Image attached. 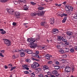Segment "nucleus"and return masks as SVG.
Listing matches in <instances>:
<instances>
[{
	"label": "nucleus",
	"instance_id": "nucleus-64",
	"mask_svg": "<svg viewBox=\"0 0 77 77\" xmlns=\"http://www.w3.org/2000/svg\"><path fill=\"white\" fill-rule=\"evenodd\" d=\"M51 75V77H55V76L54 75Z\"/></svg>",
	"mask_w": 77,
	"mask_h": 77
},
{
	"label": "nucleus",
	"instance_id": "nucleus-63",
	"mask_svg": "<svg viewBox=\"0 0 77 77\" xmlns=\"http://www.w3.org/2000/svg\"><path fill=\"white\" fill-rule=\"evenodd\" d=\"M12 58H13L14 59H15V56L14 55H13V57H12Z\"/></svg>",
	"mask_w": 77,
	"mask_h": 77
},
{
	"label": "nucleus",
	"instance_id": "nucleus-38",
	"mask_svg": "<svg viewBox=\"0 0 77 77\" xmlns=\"http://www.w3.org/2000/svg\"><path fill=\"white\" fill-rule=\"evenodd\" d=\"M12 25L14 26H16L17 25V23L16 22H14L13 23Z\"/></svg>",
	"mask_w": 77,
	"mask_h": 77
},
{
	"label": "nucleus",
	"instance_id": "nucleus-15",
	"mask_svg": "<svg viewBox=\"0 0 77 77\" xmlns=\"http://www.w3.org/2000/svg\"><path fill=\"white\" fill-rule=\"evenodd\" d=\"M0 33L2 34V35H4L6 33V32H5V31L3 29H0Z\"/></svg>",
	"mask_w": 77,
	"mask_h": 77
},
{
	"label": "nucleus",
	"instance_id": "nucleus-27",
	"mask_svg": "<svg viewBox=\"0 0 77 77\" xmlns=\"http://www.w3.org/2000/svg\"><path fill=\"white\" fill-rule=\"evenodd\" d=\"M54 69L56 70H57L59 69V67L57 66H54Z\"/></svg>",
	"mask_w": 77,
	"mask_h": 77
},
{
	"label": "nucleus",
	"instance_id": "nucleus-46",
	"mask_svg": "<svg viewBox=\"0 0 77 77\" xmlns=\"http://www.w3.org/2000/svg\"><path fill=\"white\" fill-rule=\"evenodd\" d=\"M35 73L36 74L38 73L39 72V71L38 70H35Z\"/></svg>",
	"mask_w": 77,
	"mask_h": 77
},
{
	"label": "nucleus",
	"instance_id": "nucleus-25",
	"mask_svg": "<svg viewBox=\"0 0 77 77\" xmlns=\"http://www.w3.org/2000/svg\"><path fill=\"white\" fill-rule=\"evenodd\" d=\"M30 4H31V5L34 6L35 5H36V3H34L33 2H30Z\"/></svg>",
	"mask_w": 77,
	"mask_h": 77
},
{
	"label": "nucleus",
	"instance_id": "nucleus-39",
	"mask_svg": "<svg viewBox=\"0 0 77 77\" xmlns=\"http://www.w3.org/2000/svg\"><path fill=\"white\" fill-rule=\"evenodd\" d=\"M53 63V62H52V61H49L48 62V64H51V63Z\"/></svg>",
	"mask_w": 77,
	"mask_h": 77
},
{
	"label": "nucleus",
	"instance_id": "nucleus-21",
	"mask_svg": "<svg viewBox=\"0 0 77 77\" xmlns=\"http://www.w3.org/2000/svg\"><path fill=\"white\" fill-rule=\"evenodd\" d=\"M67 20V17H65L62 20V22L63 23H65L66 22V20Z\"/></svg>",
	"mask_w": 77,
	"mask_h": 77
},
{
	"label": "nucleus",
	"instance_id": "nucleus-4",
	"mask_svg": "<svg viewBox=\"0 0 77 77\" xmlns=\"http://www.w3.org/2000/svg\"><path fill=\"white\" fill-rule=\"evenodd\" d=\"M63 69L64 70L65 73H68L70 72L71 68L69 66H66L65 68H64Z\"/></svg>",
	"mask_w": 77,
	"mask_h": 77
},
{
	"label": "nucleus",
	"instance_id": "nucleus-23",
	"mask_svg": "<svg viewBox=\"0 0 77 77\" xmlns=\"http://www.w3.org/2000/svg\"><path fill=\"white\" fill-rule=\"evenodd\" d=\"M48 67L47 65H45L43 66V69H48Z\"/></svg>",
	"mask_w": 77,
	"mask_h": 77
},
{
	"label": "nucleus",
	"instance_id": "nucleus-18",
	"mask_svg": "<svg viewBox=\"0 0 77 77\" xmlns=\"http://www.w3.org/2000/svg\"><path fill=\"white\" fill-rule=\"evenodd\" d=\"M64 38H63L62 36H58L57 37V39L58 40V41H60L62 40V39H63Z\"/></svg>",
	"mask_w": 77,
	"mask_h": 77
},
{
	"label": "nucleus",
	"instance_id": "nucleus-40",
	"mask_svg": "<svg viewBox=\"0 0 77 77\" xmlns=\"http://www.w3.org/2000/svg\"><path fill=\"white\" fill-rule=\"evenodd\" d=\"M69 8L70 11H72V10H73V8L72 7H69Z\"/></svg>",
	"mask_w": 77,
	"mask_h": 77
},
{
	"label": "nucleus",
	"instance_id": "nucleus-56",
	"mask_svg": "<svg viewBox=\"0 0 77 77\" xmlns=\"http://www.w3.org/2000/svg\"><path fill=\"white\" fill-rule=\"evenodd\" d=\"M44 47H42V49H44L45 48V47H46V45H44Z\"/></svg>",
	"mask_w": 77,
	"mask_h": 77
},
{
	"label": "nucleus",
	"instance_id": "nucleus-22",
	"mask_svg": "<svg viewBox=\"0 0 77 77\" xmlns=\"http://www.w3.org/2000/svg\"><path fill=\"white\" fill-rule=\"evenodd\" d=\"M50 56L48 54H47V55H46L45 56V57H46V59H48V60H50Z\"/></svg>",
	"mask_w": 77,
	"mask_h": 77
},
{
	"label": "nucleus",
	"instance_id": "nucleus-26",
	"mask_svg": "<svg viewBox=\"0 0 77 77\" xmlns=\"http://www.w3.org/2000/svg\"><path fill=\"white\" fill-rule=\"evenodd\" d=\"M64 51L65 52H68L69 51V49L68 48H64Z\"/></svg>",
	"mask_w": 77,
	"mask_h": 77
},
{
	"label": "nucleus",
	"instance_id": "nucleus-43",
	"mask_svg": "<svg viewBox=\"0 0 77 77\" xmlns=\"http://www.w3.org/2000/svg\"><path fill=\"white\" fill-rule=\"evenodd\" d=\"M13 2L15 5H17L18 4V2L16 1H14Z\"/></svg>",
	"mask_w": 77,
	"mask_h": 77
},
{
	"label": "nucleus",
	"instance_id": "nucleus-32",
	"mask_svg": "<svg viewBox=\"0 0 77 77\" xmlns=\"http://www.w3.org/2000/svg\"><path fill=\"white\" fill-rule=\"evenodd\" d=\"M38 10H42L44 9L43 7H39L38 8Z\"/></svg>",
	"mask_w": 77,
	"mask_h": 77
},
{
	"label": "nucleus",
	"instance_id": "nucleus-47",
	"mask_svg": "<svg viewBox=\"0 0 77 77\" xmlns=\"http://www.w3.org/2000/svg\"><path fill=\"white\" fill-rule=\"evenodd\" d=\"M62 15H63V16H67L68 15V14H62Z\"/></svg>",
	"mask_w": 77,
	"mask_h": 77
},
{
	"label": "nucleus",
	"instance_id": "nucleus-2",
	"mask_svg": "<svg viewBox=\"0 0 77 77\" xmlns=\"http://www.w3.org/2000/svg\"><path fill=\"white\" fill-rule=\"evenodd\" d=\"M39 37H37L36 38H28L27 40V41L28 42H34L35 41L39 40Z\"/></svg>",
	"mask_w": 77,
	"mask_h": 77
},
{
	"label": "nucleus",
	"instance_id": "nucleus-48",
	"mask_svg": "<svg viewBox=\"0 0 77 77\" xmlns=\"http://www.w3.org/2000/svg\"><path fill=\"white\" fill-rule=\"evenodd\" d=\"M23 10L25 11H28V8H24Z\"/></svg>",
	"mask_w": 77,
	"mask_h": 77
},
{
	"label": "nucleus",
	"instance_id": "nucleus-17",
	"mask_svg": "<svg viewBox=\"0 0 77 77\" xmlns=\"http://www.w3.org/2000/svg\"><path fill=\"white\" fill-rule=\"evenodd\" d=\"M66 34H67V35H69V36H71V37H72V32H66Z\"/></svg>",
	"mask_w": 77,
	"mask_h": 77
},
{
	"label": "nucleus",
	"instance_id": "nucleus-3",
	"mask_svg": "<svg viewBox=\"0 0 77 77\" xmlns=\"http://www.w3.org/2000/svg\"><path fill=\"white\" fill-rule=\"evenodd\" d=\"M28 42H30V47L32 48H34L38 46V44H37L36 43H34V42H32L30 41Z\"/></svg>",
	"mask_w": 77,
	"mask_h": 77
},
{
	"label": "nucleus",
	"instance_id": "nucleus-11",
	"mask_svg": "<svg viewBox=\"0 0 77 77\" xmlns=\"http://www.w3.org/2000/svg\"><path fill=\"white\" fill-rule=\"evenodd\" d=\"M59 31L57 29H54L52 30V32L53 34H55L56 33H58Z\"/></svg>",
	"mask_w": 77,
	"mask_h": 77
},
{
	"label": "nucleus",
	"instance_id": "nucleus-57",
	"mask_svg": "<svg viewBox=\"0 0 77 77\" xmlns=\"http://www.w3.org/2000/svg\"><path fill=\"white\" fill-rule=\"evenodd\" d=\"M24 6H25V8H29V7L28 6H27L26 5H24Z\"/></svg>",
	"mask_w": 77,
	"mask_h": 77
},
{
	"label": "nucleus",
	"instance_id": "nucleus-7",
	"mask_svg": "<svg viewBox=\"0 0 77 77\" xmlns=\"http://www.w3.org/2000/svg\"><path fill=\"white\" fill-rule=\"evenodd\" d=\"M32 57H35L36 58L40 59L42 58V55H38L35 53H33L32 54Z\"/></svg>",
	"mask_w": 77,
	"mask_h": 77
},
{
	"label": "nucleus",
	"instance_id": "nucleus-51",
	"mask_svg": "<svg viewBox=\"0 0 77 77\" xmlns=\"http://www.w3.org/2000/svg\"><path fill=\"white\" fill-rule=\"evenodd\" d=\"M62 69H63H63H65V65H63L62 67Z\"/></svg>",
	"mask_w": 77,
	"mask_h": 77
},
{
	"label": "nucleus",
	"instance_id": "nucleus-61",
	"mask_svg": "<svg viewBox=\"0 0 77 77\" xmlns=\"http://www.w3.org/2000/svg\"><path fill=\"white\" fill-rule=\"evenodd\" d=\"M65 45H69V43H68V42H66V43H65Z\"/></svg>",
	"mask_w": 77,
	"mask_h": 77
},
{
	"label": "nucleus",
	"instance_id": "nucleus-62",
	"mask_svg": "<svg viewBox=\"0 0 77 77\" xmlns=\"http://www.w3.org/2000/svg\"><path fill=\"white\" fill-rule=\"evenodd\" d=\"M5 69H7L8 68V67L6 65L5 66Z\"/></svg>",
	"mask_w": 77,
	"mask_h": 77
},
{
	"label": "nucleus",
	"instance_id": "nucleus-45",
	"mask_svg": "<svg viewBox=\"0 0 77 77\" xmlns=\"http://www.w3.org/2000/svg\"><path fill=\"white\" fill-rule=\"evenodd\" d=\"M55 64L57 65H59V64H60V63L59 62L56 61L55 62Z\"/></svg>",
	"mask_w": 77,
	"mask_h": 77
},
{
	"label": "nucleus",
	"instance_id": "nucleus-53",
	"mask_svg": "<svg viewBox=\"0 0 77 77\" xmlns=\"http://www.w3.org/2000/svg\"><path fill=\"white\" fill-rule=\"evenodd\" d=\"M0 2H7V1H5L4 0H0Z\"/></svg>",
	"mask_w": 77,
	"mask_h": 77
},
{
	"label": "nucleus",
	"instance_id": "nucleus-19",
	"mask_svg": "<svg viewBox=\"0 0 77 77\" xmlns=\"http://www.w3.org/2000/svg\"><path fill=\"white\" fill-rule=\"evenodd\" d=\"M23 51H21L20 52V57H24L25 55V53L24 52H23Z\"/></svg>",
	"mask_w": 77,
	"mask_h": 77
},
{
	"label": "nucleus",
	"instance_id": "nucleus-34",
	"mask_svg": "<svg viewBox=\"0 0 77 77\" xmlns=\"http://www.w3.org/2000/svg\"><path fill=\"white\" fill-rule=\"evenodd\" d=\"M26 62L28 63H30L31 62V60H30V59H26Z\"/></svg>",
	"mask_w": 77,
	"mask_h": 77
},
{
	"label": "nucleus",
	"instance_id": "nucleus-33",
	"mask_svg": "<svg viewBox=\"0 0 77 77\" xmlns=\"http://www.w3.org/2000/svg\"><path fill=\"white\" fill-rule=\"evenodd\" d=\"M31 60L34 61H38V60L33 57L31 58Z\"/></svg>",
	"mask_w": 77,
	"mask_h": 77
},
{
	"label": "nucleus",
	"instance_id": "nucleus-37",
	"mask_svg": "<svg viewBox=\"0 0 77 77\" xmlns=\"http://www.w3.org/2000/svg\"><path fill=\"white\" fill-rule=\"evenodd\" d=\"M73 19H77V14H76V15H75V17H73Z\"/></svg>",
	"mask_w": 77,
	"mask_h": 77
},
{
	"label": "nucleus",
	"instance_id": "nucleus-35",
	"mask_svg": "<svg viewBox=\"0 0 77 77\" xmlns=\"http://www.w3.org/2000/svg\"><path fill=\"white\" fill-rule=\"evenodd\" d=\"M62 40L63 41V42H67V40H66V39H65V38H64V39H62Z\"/></svg>",
	"mask_w": 77,
	"mask_h": 77
},
{
	"label": "nucleus",
	"instance_id": "nucleus-12",
	"mask_svg": "<svg viewBox=\"0 0 77 77\" xmlns=\"http://www.w3.org/2000/svg\"><path fill=\"white\" fill-rule=\"evenodd\" d=\"M41 25L42 26H43L46 27V28L48 27V26L47 27H46V26H47V22H46V21L42 22L41 23Z\"/></svg>",
	"mask_w": 77,
	"mask_h": 77
},
{
	"label": "nucleus",
	"instance_id": "nucleus-60",
	"mask_svg": "<svg viewBox=\"0 0 77 77\" xmlns=\"http://www.w3.org/2000/svg\"><path fill=\"white\" fill-rule=\"evenodd\" d=\"M66 3H67V2H63V4L64 5H66Z\"/></svg>",
	"mask_w": 77,
	"mask_h": 77
},
{
	"label": "nucleus",
	"instance_id": "nucleus-41",
	"mask_svg": "<svg viewBox=\"0 0 77 77\" xmlns=\"http://www.w3.org/2000/svg\"><path fill=\"white\" fill-rule=\"evenodd\" d=\"M70 51L72 52H74V49L73 48H71L70 49Z\"/></svg>",
	"mask_w": 77,
	"mask_h": 77
},
{
	"label": "nucleus",
	"instance_id": "nucleus-49",
	"mask_svg": "<svg viewBox=\"0 0 77 77\" xmlns=\"http://www.w3.org/2000/svg\"><path fill=\"white\" fill-rule=\"evenodd\" d=\"M48 75H51V72H48Z\"/></svg>",
	"mask_w": 77,
	"mask_h": 77
},
{
	"label": "nucleus",
	"instance_id": "nucleus-28",
	"mask_svg": "<svg viewBox=\"0 0 77 77\" xmlns=\"http://www.w3.org/2000/svg\"><path fill=\"white\" fill-rule=\"evenodd\" d=\"M16 68H17V67L16 66H14L13 67H11V70H10V71H12L14 69Z\"/></svg>",
	"mask_w": 77,
	"mask_h": 77
},
{
	"label": "nucleus",
	"instance_id": "nucleus-29",
	"mask_svg": "<svg viewBox=\"0 0 77 77\" xmlns=\"http://www.w3.org/2000/svg\"><path fill=\"white\" fill-rule=\"evenodd\" d=\"M59 52H60V53L62 54L64 53V51H63V50H62L61 49L60 50Z\"/></svg>",
	"mask_w": 77,
	"mask_h": 77
},
{
	"label": "nucleus",
	"instance_id": "nucleus-50",
	"mask_svg": "<svg viewBox=\"0 0 77 77\" xmlns=\"http://www.w3.org/2000/svg\"><path fill=\"white\" fill-rule=\"evenodd\" d=\"M24 73L26 74H29V72L28 71H25L24 72Z\"/></svg>",
	"mask_w": 77,
	"mask_h": 77
},
{
	"label": "nucleus",
	"instance_id": "nucleus-55",
	"mask_svg": "<svg viewBox=\"0 0 77 77\" xmlns=\"http://www.w3.org/2000/svg\"><path fill=\"white\" fill-rule=\"evenodd\" d=\"M39 53V52L38 51H37L35 52V54H38Z\"/></svg>",
	"mask_w": 77,
	"mask_h": 77
},
{
	"label": "nucleus",
	"instance_id": "nucleus-13",
	"mask_svg": "<svg viewBox=\"0 0 77 77\" xmlns=\"http://www.w3.org/2000/svg\"><path fill=\"white\" fill-rule=\"evenodd\" d=\"M18 51L21 52V51H23L22 50H21L16 49L15 50L13 51H12V53L14 54L15 53H17Z\"/></svg>",
	"mask_w": 77,
	"mask_h": 77
},
{
	"label": "nucleus",
	"instance_id": "nucleus-31",
	"mask_svg": "<svg viewBox=\"0 0 77 77\" xmlns=\"http://www.w3.org/2000/svg\"><path fill=\"white\" fill-rule=\"evenodd\" d=\"M43 70L44 71V72L45 73L48 72L49 69H43Z\"/></svg>",
	"mask_w": 77,
	"mask_h": 77
},
{
	"label": "nucleus",
	"instance_id": "nucleus-16",
	"mask_svg": "<svg viewBox=\"0 0 77 77\" xmlns=\"http://www.w3.org/2000/svg\"><path fill=\"white\" fill-rule=\"evenodd\" d=\"M50 23L51 24H53L54 22V18H51L50 20Z\"/></svg>",
	"mask_w": 77,
	"mask_h": 77
},
{
	"label": "nucleus",
	"instance_id": "nucleus-9",
	"mask_svg": "<svg viewBox=\"0 0 77 77\" xmlns=\"http://www.w3.org/2000/svg\"><path fill=\"white\" fill-rule=\"evenodd\" d=\"M52 73L53 75H56V76H58L59 75L57 72V71L56 70L52 71Z\"/></svg>",
	"mask_w": 77,
	"mask_h": 77
},
{
	"label": "nucleus",
	"instance_id": "nucleus-54",
	"mask_svg": "<svg viewBox=\"0 0 77 77\" xmlns=\"http://www.w3.org/2000/svg\"><path fill=\"white\" fill-rule=\"evenodd\" d=\"M0 56L2 57H4V56L2 54V53H0Z\"/></svg>",
	"mask_w": 77,
	"mask_h": 77
},
{
	"label": "nucleus",
	"instance_id": "nucleus-20",
	"mask_svg": "<svg viewBox=\"0 0 77 77\" xmlns=\"http://www.w3.org/2000/svg\"><path fill=\"white\" fill-rule=\"evenodd\" d=\"M23 68L24 69H26V70H29V68L27 67V66L26 65H24L23 66Z\"/></svg>",
	"mask_w": 77,
	"mask_h": 77
},
{
	"label": "nucleus",
	"instance_id": "nucleus-14",
	"mask_svg": "<svg viewBox=\"0 0 77 77\" xmlns=\"http://www.w3.org/2000/svg\"><path fill=\"white\" fill-rule=\"evenodd\" d=\"M25 51L29 54H31L32 53V51L30 49L26 50Z\"/></svg>",
	"mask_w": 77,
	"mask_h": 77
},
{
	"label": "nucleus",
	"instance_id": "nucleus-5",
	"mask_svg": "<svg viewBox=\"0 0 77 77\" xmlns=\"http://www.w3.org/2000/svg\"><path fill=\"white\" fill-rule=\"evenodd\" d=\"M34 65H31V67L33 68H37L38 66H39L40 65L38 64L37 62H34L33 63Z\"/></svg>",
	"mask_w": 77,
	"mask_h": 77
},
{
	"label": "nucleus",
	"instance_id": "nucleus-10",
	"mask_svg": "<svg viewBox=\"0 0 77 77\" xmlns=\"http://www.w3.org/2000/svg\"><path fill=\"white\" fill-rule=\"evenodd\" d=\"M7 11H8L10 14H13L14 10L13 9H7Z\"/></svg>",
	"mask_w": 77,
	"mask_h": 77
},
{
	"label": "nucleus",
	"instance_id": "nucleus-44",
	"mask_svg": "<svg viewBox=\"0 0 77 77\" xmlns=\"http://www.w3.org/2000/svg\"><path fill=\"white\" fill-rule=\"evenodd\" d=\"M31 77H34L35 76V74L33 73H32L30 75Z\"/></svg>",
	"mask_w": 77,
	"mask_h": 77
},
{
	"label": "nucleus",
	"instance_id": "nucleus-6",
	"mask_svg": "<svg viewBox=\"0 0 77 77\" xmlns=\"http://www.w3.org/2000/svg\"><path fill=\"white\" fill-rule=\"evenodd\" d=\"M4 42H5V44L8 46L11 45V42L9 40L6 39L5 40Z\"/></svg>",
	"mask_w": 77,
	"mask_h": 77
},
{
	"label": "nucleus",
	"instance_id": "nucleus-52",
	"mask_svg": "<svg viewBox=\"0 0 77 77\" xmlns=\"http://www.w3.org/2000/svg\"><path fill=\"white\" fill-rule=\"evenodd\" d=\"M72 68V72H74V67H71Z\"/></svg>",
	"mask_w": 77,
	"mask_h": 77
},
{
	"label": "nucleus",
	"instance_id": "nucleus-42",
	"mask_svg": "<svg viewBox=\"0 0 77 77\" xmlns=\"http://www.w3.org/2000/svg\"><path fill=\"white\" fill-rule=\"evenodd\" d=\"M61 4H60V5H58L57 4H55V5H56V6H57V7H60L61 6Z\"/></svg>",
	"mask_w": 77,
	"mask_h": 77
},
{
	"label": "nucleus",
	"instance_id": "nucleus-8",
	"mask_svg": "<svg viewBox=\"0 0 77 77\" xmlns=\"http://www.w3.org/2000/svg\"><path fill=\"white\" fill-rule=\"evenodd\" d=\"M20 14L19 12H16L15 13V17L17 18H20Z\"/></svg>",
	"mask_w": 77,
	"mask_h": 77
},
{
	"label": "nucleus",
	"instance_id": "nucleus-36",
	"mask_svg": "<svg viewBox=\"0 0 77 77\" xmlns=\"http://www.w3.org/2000/svg\"><path fill=\"white\" fill-rule=\"evenodd\" d=\"M52 1H53V0H45V2H48Z\"/></svg>",
	"mask_w": 77,
	"mask_h": 77
},
{
	"label": "nucleus",
	"instance_id": "nucleus-58",
	"mask_svg": "<svg viewBox=\"0 0 77 77\" xmlns=\"http://www.w3.org/2000/svg\"><path fill=\"white\" fill-rule=\"evenodd\" d=\"M69 7H69H69L67 6V7H66V9H67V10H70V9H69Z\"/></svg>",
	"mask_w": 77,
	"mask_h": 77
},
{
	"label": "nucleus",
	"instance_id": "nucleus-1",
	"mask_svg": "<svg viewBox=\"0 0 77 77\" xmlns=\"http://www.w3.org/2000/svg\"><path fill=\"white\" fill-rule=\"evenodd\" d=\"M45 12V11H43L42 12L38 11L37 12V14L35 13H31V14H30V15H31V16L32 17L35 16L37 15V14L39 16H42V15H43L44 14Z\"/></svg>",
	"mask_w": 77,
	"mask_h": 77
},
{
	"label": "nucleus",
	"instance_id": "nucleus-30",
	"mask_svg": "<svg viewBox=\"0 0 77 77\" xmlns=\"http://www.w3.org/2000/svg\"><path fill=\"white\" fill-rule=\"evenodd\" d=\"M66 14H69V15H70L71 14V13L70 12V11L69 10H67V9H66Z\"/></svg>",
	"mask_w": 77,
	"mask_h": 77
},
{
	"label": "nucleus",
	"instance_id": "nucleus-59",
	"mask_svg": "<svg viewBox=\"0 0 77 77\" xmlns=\"http://www.w3.org/2000/svg\"><path fill=\"white\" fill-rule=\"evenodd\" d=\"M19 1L20 2H23L25 1V0H19Z\"/></svg>",
	"mask_w": 77,
	"mask_h": 77
},
{
	"label": "nucleus",
	"instance_id": "nucleus-24",
	"mask_svg": "<svg viewBox=\"0 0 77 77\" xmlns=\"http://www.w3.org/2000/svg\"><path fill=\"white\" fill-rule=\"evenodd\" d=\"M57 16H60V17H63V15L62 14H61L60 13H57Z\"/></svg>",
	"mask_w": 77,
	"mask_h": 77
}]
</instances>
